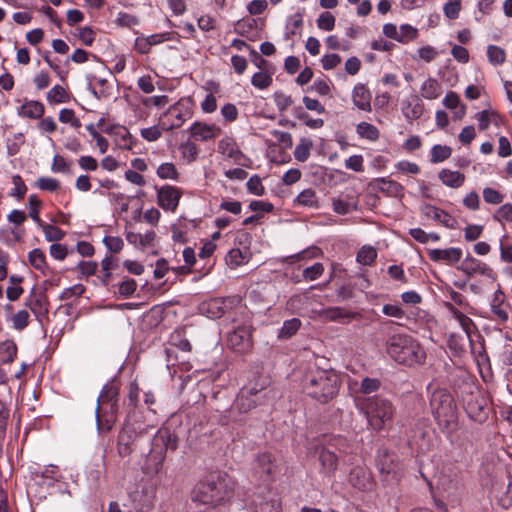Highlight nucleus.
I'll list each match as a JSON object with an SVG mask.
<instances>
[{"mask_svg": "<svg viewBox=\"0 0 512 512\" xmlns=\"http://www.w3.org/2000/svg\"><path fill=\"white\" fill-rule=\"evenodd\" d=\"M417 29L411 25L404 24L398 28V42L408 43L417 37Z\"/></svg>", "mask_w": 512, "mask_h": 512, "instance_id": "nucleus-43", "label": "nucleus"}, {"mask_svg": "<svg viewBox=\"0 0 512 512\" xmlns=\"http://www.w3.org/2000/svg\"><path fill=\"white\" fill-rule=\"evenodd\" d=\"M380 388V381L375 378L366 377L362 380L360 391L364 394L376 392Z\"/></svg>", "mask_w": 512, "mask_h": 512, "instance_id": "nucleus-56", "label": "nucleus"}, {"mask_svg": "<svg viewBox=\"0 0 512 512\" xmlns=\"http://www.w3.org/2000/svg\"><path fill=\"white\" fill-rule=\"evenodd\" d=\"M324 271V266L321 263H315L310 267H307L303 271V276L305 279L310 281L318 279Z\"/></svg>", "mask_w": 512, "mask_h": 512, "instance_id": "nucleus-57", "label": "nucleus"}, {"mask_svg": "<svg viewBox=\"0 0 512 512\" xmlns=\"http://www.w3.org/2000/svg\"><path fill=\"white\" fill-rule=\"evenodd\" d=\"M496 117V114L492 111L483 110L476 114V119L478 121L479 129L486 130L489 127L492 119Z\"/></svg>", "mask_w": 512, "mask_h": 512, "instance_id": "nucleus-58", "label": "nucleus"}, {"mask_svg": "<svg viewBox=\"0 0 512 512\" xmlns=\"http://www.w3.org/2000/svg\"><path fill=\"white\" fill-rule=\"evenodd\" d=\"M127 241L131 244H139L142 248L151 247L155 240V233L153 231L145 234L129 232L126 236Z\"/></svg>", "mask_w": 512, "mask_h": 512, "instance_id": "nucleus-28", "label": "nucleus"}, {"mask_svg": "<svg viewBox=\"0 0 512 512\" xmlns=\"http://www.w3.org/2000/svg\"><path fill=\"white\" fill-rule=\"evenodd\" d=\"M118 411V405L111 403V409L96 408V421L97 428L99 431H110L116 422V413Z\"/></svg>", "mask_w": 512, "mask_h": 512, "instance_id": "nucleus-15", "label": "nucleus"}, {"mask_svg": "<svg viewBox=\"0 0 512 512\" xmlns=\"http://www.w3.org/2000/svg\"><path fill=\"white\" fill-rule=\"evenodd\" d=\"M247 188L251 193L257 196L263 195L265 191L262 185V181L258 176H253L248 180Z\"/></svg>", "mask_w": 512, "mask_h": 512, "instance_id": "nucleus-60", "label": "nucleus"}, {"mask_svg": "<svg viewBox=\"0 0 512 512\" xmlns=\"http://www.w3.org/2000/svg\"><path fill=\"white\" fill-rule=\"evenodd\" d=\"M180 198L181 191L174 186L165 185L157 193L158 205L166 211L174 212L178 207Z\"/></svg>", "mask_w": 512, "mask_h": 512, "instance_id": "nucleus-10", "label": "nucleus"}, {"mask_svg": "<svg viewBox=\"0 0 512 512\" xmlns=\"http://www.w3.org/2000/svg\"><path fill=\"white\" fill-rule=\"evenodd\" d=\"M449 311L452 313L455 320L458 321L462 329L465 331V333L469 336L474 328L473 321L466 316L464 313L456 309L452 304L447 303L446 304Z\"/></svg>", "mask_w": 512, "mask_h": 512, "instance_id": "nucleus-30", "label": "nucleus"}, {"mask_svg": "<svg viewBox=\"0 0 512 512\" xmlns=\"http://www.w3.org/2000/svg\"><path fill=\"white\" fill-rule=\"evenodd\" d=\"M192 115V102L189 99H181L161 115L159 125L163 131H171L180 128Z\"/></svg>", "mask_w": 512, "mask_h": 512, "instance_id": "nucleus-7", "label": "nucleus"}, {"mask_svg": "<svg viewBox=\"0 0 512 512\" xmlns=\"http://www.w3.org/2000/svg\"><path fill=\"white\" fill-rule=\"evenodd\" d=\"M257 512H281V506L277 500L265 501L259 504Z\"/></svg>", "mask_w": 512, "mask_h": 512, "instance_id": "nucleus-64", "label": "nucleus"}, {"mask_svg": "<svg viewBox=\"0 0 512 512\" xmlns=\"http://www.w3.org/2000/svg\"><path fill=\"white\" fill-rule=\"evenodd\" d=\"M67 98L66 90L60 85H55L47 93V100L52 103H63Z\"/></svg>", "mask_w": 512, "mask_h": 512, "instance_id": "nucleus-46", "label": "nucleus"}, {"mask_svg": "<svg viewBox=\"0 0 512 512\" xmlns=\"http://www.w3.org/2000/svg\"><path fill=\"white\" fill-rule=\"evenodd\" d=\"M59 121L62 123H68L74 128H80L81 122L75 116V113L72 109L64 108L59 113Z\"/></svg>", "mask_w": 512, "mask_h": 512, "instance_id": "nucleus-48", "label": "nucleus"}, {"mask_svg": "<svg viewBox=\"0 0 512 512\" xmlns=\"http://www.w3.org/2000/svg\"><path fill=\"white\" fill-rule=\"evenodd\" d=\"M428 255L434 262H444L447 265H452L460 261L462 257V250L456 247L448 249H431L428 251Z\"/></svg>", "mask_w": 512, "mask_h": 512, "instance_id": "nucleus-12", "label": "nucleus"}, {"mask_svg": "<svg viewBox=\"0 0 512 512\" xmlns=\"http://www.w3.org/2000/svg\"><path fill=\"white\" fill-rule=\"evenodd\" d=\"M352 99L357 108L363 111H371V93L365 85L358 84L354 87Z\"/></svg>", "mask_w": 512, "mask_h": 512, "instance_id": "nucleus-17", "label": "nucleus"}, {"mask_svg": "<svg viewBox=\"0 0 512 512\" xmlns=\"http://www.w3.org/2000/svg\"><path fill=\"white\" fill-rule=\"evenodd\" d=\"M201 311L209 318H220L224 314L223 301L221 299H212L202 304Z\"/></svg>", "mask_w": 512, "mask_h": 512, "instance_id": "nucleus-27", "label": "nucleus"}, {"mask_svg": "<svg viewBox=\"0 0 512 512\" xmlns=\"http://www.w3.org/2000/svg\"><path fill=\"white\" fill-rule=\"evenodd\" d=\"M13 327L16 330H23L29 323V313L26 310L18 311L12 318Z\"/></svg>", "mask_w": 512, "mask_h": 512, "instance_id": "nucleus-55", "label": "nucleus"}, {"mask_svg": "<svg viewBox=\"0 0 512 512\" xmlns=\"http://www.w3.org/2000/svg\"><path fill=\"white\" fill-rule=\"evenodd\" d=\"M386 351L396 362L406 366L422 364L426 358L419 342L406 334L392 335L386 342Z\"/></svg>", "mask_w": 512, "mask_h": 512, "instance_id": "nucleus-4", "label": "nucleus"}, {"mask_svg": "<svg viewBox=\"0 0 512 512\" xmlns=\"http://www.w3.org/2000/svg\"><path fill=\"white\" fill-rule=\"evenodd\" d=\"M452 150L446 145H434L431 149V162L439 163L451 156Z\"/></svg>", "mask_w": 512, "mask_h": 512, "instance_id": "nucleus-38", "label": "nucleus"}, {"mask_svg": "<svg viewBox=\"0 0 512 512\" xmlns=\"http://www.w3.org/2000/svg\"><path fill=\"white\" fill-rule=\"evenodd\" d=\"M39 226L42 228L45 238L49 242L59 241L65 236V233L57 226L45 224L43 222L42 225Z\"/></svg>", "mask_w": 512, "mask_h": 512, "instance_id": "nucleus-41", "label": "nucleus"}, {"mask_svg": "<svg viewBox=\"0 0 512 512\" xmlns=\"http://www.w3.org/2000/svg\"><path fill=\"white\" fill-rule=\"evenodd\" d=\"M421 95L425 99H436L441 93V85L434 78L426 79L421 85Z\"/></svg>", "mask_w": 512, "mask_h": 512, "instance_id": "nucleus-26", "label": "nucleus"}, {"mask_svg": "<svg viewBox=\"0 0 512 512\" xmlns=\"http://www.w3.org/2000/svg\"><path fill=\"white\" fill-rule=\"evenodd\" d=\"M221 129L216 125H209L202 122H195L190 127V135L198 141H209L216 138Z\"/></svg>", "mask_w": 512, "mask_h": 512, "instance_id": "nucleus-11", "label": "nucleus"}, {"mask_svg": "<svg viewBox=\"0 0 512 512\" xmlns=\"http://www.w3.org/2000/svg\"><path fill=\"white\" fill-rule=\"evenodd\" d=\"M424 214L427 218L436 220L447 228H454L455 226L456 221L453 217L434 206H426L424 208Z\"/></svg>", "mask_w": 512, "mask_h": 512, "instance_id": "nucleus-19", "label": "nucleus"}, {"mask_svg": "<svg viewBox=\"0 0 512 512\" xmlns=\"http://www.w3.org/2000/svg\"><path fill=\"white\" fill-rule=\"evenodd\" d=\"M183 159H185L188 163L194 162L198 155V148L197 146L190 142H184L179 147Z\"/></svg>", "mask_w": 512, "mask_h": 512, "instance_id": "nucleus-44", "label": "nucleus"}, {"mask_svg": "<svg viewBox=\"0 0 512 512\" xmlns=\"http://www.w3.org/2000/svg\"><path fill=\"white\" fill-rule=\"evenodd\" d=\"M484 201L488 204H500L503 202L504 196L497 190L486 187L483 189Z\"/></svg>", "mask_w": 512, "mask_h": 512, "instance_id": "nucleus-52", "label": "nucleus"}, {"mask_svg": "<svg viewBox=\"0 0 512 512\" xmlns=\"http://www.w3.org/2000/svg\"><path fill=\"white\" fill-rule=\"evenodd\" d=\"M318 316L326 321L340 322L344 319H357L360 315L357 312L349 311L343 307H329L318 312Z\"/></svg>", "mask_w": 512, "mask_h": 512, "instance_id": "nucleus-13", "label": "nucleus"}, {"mask_svg": "<svg viewBox=\"0 0 512 512\" xmlns=\"http://www.w3.org/2000/svg\"><path fill=\"white\" fill-rule=\"evenodd\" d=\"M1 350L5 356L4 362L11 363L17 356V346L11 340L3 342L1 344Z\"/></svg>", "mask_w": 512, "mask_h": 512, "instance_id": "nucleus-51", "label": "nucleus"}, {"mask_svg": "<svg viewBox=\"0 0 512 512\" xmlns=\"http://www.w3.org/2000/svg\"><path fill=\"white\" fill-rule=\"evenodd\" d=\"M295 202L298 205L309 207V208H318L319 201L316 195V192L312 189H305L298 194L295 199Z\"/></svg>", "mask_w": 512, "mask_h": 512, "instance_id": "nucleus-29", "label": "nucleus"}, {"mask_svg": "<svg viewBox=\"0 0 512 512\" xmlns=\"http://www.w3.org/2000/svg\"><path fill=\"white\" fill-rule=\"evenodd\" d=\"M488 60L492 65H501L506 60V53L504 49L496 45H489L487 48Z\"/></svg>", "mask_w": 512, "mask_h": 512, "instance_id": "nucleus-36", "label": "nucleus"}, {"mask_svg": "<svg viewBox=\"0 0 512 512\" xmlns=\"http://www.w3.org/2000/svg\"><path fill=\"white\" fill-rule=\"evenodd\" d=\"M29 206H30L29 216L38 225H42V220L39 217V208L41 206V201L37 198L36 195H30L29 196Z\"/></svg>", "mask_w": 512, "mask_h": 512, "instance_id": "nucleus-54", "label": "nucleus"}, {"mask_svg": "<svg viewBox=\"0 0 512 512\" xmlns=\"http://www.w3.org/2000/svg\"><path fill=\"white\" fill-rule=\"evenodd\" d=\"M463 205L470 210H478L480 206L479 195L475 191L468 193L463 199Z\"/></svg>", "mask_w": 512, "mask_h": 512, "instance_id": "nucleus-62", "label": "nucleus"}, {"mask_svg": "<svg viewBox=\"0 0 512 512\" xmlns=\"http://www.w3.org/2000/svg\"><path fill=\"white\" fill-rule=\"evenodd\" d=\"M218 152L229 159H233L235 162H239L243 157L242 152L239 150L234 140L229 137L219 141Z\"/></svg>", "mask_w": 512, "mask_h": 512, "instance_id": "nucleus-18", "label": "nucleus"}, {"mask_svg": "<svg viewBox=\"0 0 512 512\" xmlns=\"http://www.w3.org/2000/svg\"><path fill=\"white\" fill-rule=\"evenodd\" d=\"M272 74L264 71H259L252 76L251 82L257 89L263 90L272 84Z\"/></svg>", "mask_w": 512, "mask_h": 512, "instance_id": "nucleus-39", "label": "nucleus"}, {"mask_svg": "<svg viewBox=\"0 0 512 512\" xmlns=\"http://www.w3.org/2000/svg\"><path fill=\"white\" fill-rule=\"evenodd\" d=\"M461 8V0H447L443 12L448 19L454 20L459 17Z\"/></svg>", "mask_w": 512, "mask_h": 512, "instance_id": "nucleus-45", "label": "nucleus"}, {"mask_svg": "<svg viewBox=\"0 0 512 512\" xmlns=\"http://www.w3.org/2000/svg\"><path fill=\"white\" fill-rule=\"evenodd\" d=\"M19 114L31 119L41 118L44 114V105L38 101H27L20 107Z\"/></svg>", "mask_w": 512, "mask_h": 512, "instance_id": "nucleus-24", "label": "nucleus"}, {"mask_svg": "<svg viewBox=\"0 0 512 512\" xmlns=\"http://www.w3.org/2000/svg\"><path fill=\"white\" fill-rule=\"evenodd\" d=\"M233 487L230 480L221 474H211L200 481L191 493L193 502L216 506L232 496Z\"/></svg>", "mask_w": 512, "mask_h": 512, "instance_id": "nucleus-1", "label": "nucleus"}, {"mask_svg": "<svg viewBox=\"0 0 512 512\" xmlns=\"http://www.w3.org/2000/svg\"><path fill=\"white\" fill-rule=\"evenodd\" d=\"M228 346L239 353H246L252 348V334L246 327H239L228 335Z\"/></svg>", "mask_w": 512, "mask_h": 512, "instance_id": "nucleus-8", "label": "nucleus"}, {"mask_svg": "<svg viewBox=\"0 0 512 512\" xmlns=\"http://www.w3.org/2000/svg\"><path fill=\"white\" fill-rule=\"evenodd\" d=\"M108 134H115L120 137L117 143L119 147L124 149H131L130 134L124 127H111L105 130Z\"/></svg>", "mask_w": 512, "mask_h": 512, "instance_id": "nucleus-37", "label": "nucleus"}, {"mask_svg": "<svg viewBox=\"0 0 512 512\" xmlns=\"http://www.w3.org/2000/svg\"><path fill=\"white\" fill-rule=\"evenodd\" d=\"M430 408L443 433L451 435L458 429L457 405L449 391L435 388L430 396Z\"/></svg>", "mask_w": 512, "mask_h": 512, "instance_id": "nucleus-2", "label": "nucleus"}, {"mask_svg": "<svg viewBox=\"0 0 512 512\" xmlns=\"http://www.w3.org/2000/svg\"><path fill=\"white\" fill-rule=\"evenodd\" d=\"M270 393L267 379L259 378L257 382L249 383L240 390L234 408L239 413H248L258 406L267 405L272 398Z\"/></svg>", "mask_w": 512, "mask_h": 512, "instance_id": "nucleus-6", "label": "nucleus"}, {"mask_svg": "<svg viewBox=\"0 0 512 512\" xmlns=\"http://www.w3.org/2000/svg\"><path fill=\"white\" fill-rule=\"evenodd\" d=\"M506 296L501 289L494 292L493 299L490 307L493 315L501 322H506L509 319V314L505 305Z\"/></svg>", "mask_w": 512, "mask_h": 512, "instance_id": "nucleus-16", "label": "nucleus"}, {"mask_svg": "<svg viewBox=\"0 0 512 512\" xmlns=\"http://www.w3.org/2000/svg\"><path fill=\"white\" fill-rule=\"evenodd\" d=\"M157 175L161 179H171V180H177L178 176H179L175 165L170 162L162 163L157 168Z\"/></svg>", "mask_w": 512, "mask_h": 512, "instance_id": "nucleus-42", "label": "nucleus"}, {"mask_svg": "<svg viewBox=\"0 0 512 512\" xmlns=\"http://www.w3.org/2000/svg\"><path fill=\"white\" fill-rule=\"evenodd\" d=\"M137 288V283L134 279H127L119 285V293L124 297L131 296Z\"/></svg>", "mask_w": 512, "mask_h": 512, "instance_id": "nucleus-63", "label": "nucleus"}, {"mask_svg": "<svg viewBox=\"0 0 512 512\" xmlns=\"http://www.w3.org/2000/svg\"><path fill=\"white\" fill-rule=\"evenodd\" d=\"M335 17L330 12L320 14L317 19V26L321 30L331 31L335 26Z\"/></svg>", "mask_w": 512, "mask_h": 512, "instance_id": "nucleus-50", "label": "nucleus"}, {"mask_svg": "<svg viewBox=\"0 0 512 512\" xmlns=\"http://www.w3.org/2000/svg\"><path fill=\"white\" fill-rule=\"evenodd\" d=\"M117 396H118V388L113 384H107L104 386L100 396L98 397V405L97 408L111 409V403H115L117 405Z\"/></svg>", "mask_w": 512, "mask_h": 512, "instance_id": "nucleus-21", "label": "nucleus"}, {"mask_svg": "<svg viewBox=\"0 0 512 512\" xmlns=\"http://www.w3.org/2000/svg\"><path fill=\"white\" fill-rule=\"evenodd\" d=\"M300 326L301 321L298 318L286 320L279 331L278 338L289 339L299 330Z\"/></svg>", "mask_w": 512, "mask_h": 512, "instance_id": "nucleus-33", "label": "nucleus"}, {"mask_svg": "<svg viewBox=\"0 0 512 512\" xmlns=\"http://www.w3.org/2000/svg\"><path fill=\"white\" fill-rule=\"evenodd\" d=\"M368 426L375 432H380L388 427L393 421L396 408L393 403L381 396L367 397L362 403Z\"/></svg>", "mask_w": 512, "mask_h": 512, "instance_id": "nucleus-5", "label": "nucleus"}, {"mask_svg": "<svg viewBox=\"0 0 512 512\" xmlns=\"http://www.w3.org/2000/svg\"><path fill=\"white\" fill-rule=\"evenodd\" d=\"M439 178L444 185L451 188H458L462 186L465 181V175L463 173L449 169H442L439 172Z\"/></svg>", "mask_w": 512, "mask_h": 512, "instance_id": "nucleus-23", "label": "nucleus"}, {"mask_svg": "<svg viewBox=\"0 0 512 512\" xmlns=\"http://www.w3.org/2000/svg\"><path fill=\"white\" fill-rule=\"evenodd\" d=\"M313 147L311 139L302 138L299 144L295 147L294 157L300 162H305L310 156V150Z\"/></svg>", "mask_w": 512, "mask_h": 512, "instance_id": "nucleus-32", "label": "nucleus"}, {"mask_svg": "<svg viewBox=\"0 0 512 512\" xmlns=\"http://www.w3.org/2000/svg\"><path fill=\"white\" fill-rule=\"evenodd\" d=\"M357 133L361 138L370 141H376L379 138V130L377 127L367 122H361L357 125Z\"/></svg>", "mask_w": 512, "mask_h": 512, "instance_id": "nucleus-35", "label": "nucleus"}, {"mask_svg": "<svg viewBox=\"0 0 512 512\" xmlns=\"http://www.w3.org/2000/svg\"><path fill=\"white\" fill-rule=\"evenodd\" d=\"M276 465L270 454L264 453L257 457L255 461V469L261 478H268L275 472Z\"/></svg>", "mask_w": 512, "mask_h": 512, "instance_id": "nucleus-20", "label": "nucleus"}, {"mask_svg": "<svg viewBox=\"0 0 512 512\" xmlns=\"http://www.w3.org/2000/svg\"><path fill=\"white\" fill-rule=\"evenodd\" d=\"M339 385V377L334 372L315 369L305 375L303 390L311 398L327 403L337 395Z\"/></svg>", "mask_w": 512, "mask_h": 512, "instance_id": "nucleus-3", "label": "nucleus"}, {"mask_svg": "<svg viewBox=\"0 0 512 512\" xmlns=\"http://www.w3.org/2000/svg\"><path fill=\"white\" fill-rule=\"evenodd\" d=\"M36 185L38 188L49 192L56 191L60 187L59 181L51 177L39 178L36 182Z\"/></svg>", "mask_w": 512, "mask_h": 512, "instance_id": "nucleus-53", "label": "nucleus"}, {"mask_svg": "<svg viewBox=\"0 0 512 512\" xmlns=\"http://www.w3.org/2000/svg\"><path fill=\"white\" fill-rule=\"evenodd\" d=\"M26 306L34 314H40L42 311H46V296L42 293H36L33 289L29 298L27 299Z\"/></svg>", "mask_w": 512, "mask_h": 512, "instance_id": "nucleus-25", "label": "nucleus"}, {"mask_svg": "<svg viewBox=\"0 0 512 512\" xmlns=\"http://www.w3.org/2000/svg\"><path fill=\"white\" fill-rule=\"evenodd\" d=\"M104 244L111 252L117 253L123 248L124 242L120 237L106 236L103 240Z\"/></svg>", "mask_w": 512, "mask_h": 512, "instance_id": "nucleus-59", "label": "nucleus"}, {"mask_svg": "<svg viewBox=\"0 0 512 512\" xmlns=\"http://www.w3.org/2000/svg\"><path fill=\"white\" fill-rule=\"evenodd\" d=\"M29 263L37 270H39L41 273L46 274V271L48 269L47 263H46V257L44 252L41 249H33L29 252L28 255Z\"/></svg>", "mask_w": 512, "mask_h": 512, "instance_id": "nucleus-31", "label": "nucleus"}, {"mask_svg": "<svg viewBox=\"0 0 512 512\" xmlns=\"http://www.w3.org/2000/svg\"><path fill=\"white\" fill-rule=\"evenodd\" d=\"M161 130L162 129L160 126H152L142 129L140 133L145 140L152 142L158 140L161 137Z\"/></svg>", "mask_w": 512, "mask_h": 512, "instance_id": "nucleus-61", "label": "nucleus"}, {"mask_svg": "<svg viewBox=\"0 0 512 512\" xmlns=\"http://www.w3.org/2000/svg\"><path fill=\"white\" fill-rule=\"evenodd\" d=\"M405 118L409 121L418 119L422 116L424 111L423 104L418 100L414 104L407 102L402 108Z\"/></svg>", "mask_w": 512, "mask_h": 512, "instance_id": "nucleus-34", "label": "nucleus"}, {"mask_svg": "<svg viewBox=\"0 0 512 512\" xmlns=\"http://www.w3.org/2000/svg\"><path fill=\"white\" fill-rule=\"evenodd\" d=\"M315 452L319 455L318 458L321 465V472L324 475H332L336 471L338 465V457L336 454L322 446L316 447Z\"/></svg>", "mask_w": 512, "mask_h": 512, "instance_id": "nucleus-14", "label": "nucleus"}, {"mask_svg": "<svg viewBox=\"0 0 512 512\" xmlns=\"http://www.w3.org/2000/svg\"><path fill=\"white\" fill-rule=\"evenodd\" d=\"M376 257V250L370 246H363L357 253V261L362 265H371Z\"/></svg>", "mask_w": 512, "mask_h": 512, "instance_id": "nucleus-40", "label": "nucleus"}, {"mask_svg": "<svg viewBox=\"0 0 512 512\" xmlns=\"http://www.w3.org/2000/svg\"><path fill=\"white\" fill-rule=\"evenodd\" d=\"M139 436L137 431L130 425H125L118 435L117 451L119 456L130 455L136 447V439Z\"/></svg>", "mask_w": 512, "mask_h": 512, "instance_id": "nucleus-9", "label": "nucleus"}, {"mask_svg": "<svg viewBox=\"0 0 512 512\" xmlns=\"http://www.w3.org/2000/svg\"><path fill=\"white\" fill-rule=\"evenodd\" d=\"M495 221L512 222V204L506 203L500 206L493 215Z\"/></svg>", "mask_w": 512, "mask_h": 512, "instance_id": "nucleus-49", "label": "nucleus"}, {"mask_svg": "<svg viewBox=\"0 0 512 512\" xmlns=\"http://www.w3.org/2000/svg\"><path fill=\"white\" fill-rule=\"evenodd\" d=\"M378 468L381 473L390 474L394 472V463L392 457L388 453H383L378 456Z\"/></svg>", "mask_w": 512, "mask_h": 512, "instance_id": "nucleus-47", "label": "nucleus"}, {"mask_svg": "<svg viewBox=\"0 0 512 512\" xmlns=\"http://www.w3.org/2000/svg\"><path fill=\"white\" fill-rule=\"evenodd\" d=\"M461 270L467 275H486L488 274V272L491 271V269L487 267L486 264L482 263L481 261L473 257H468L462 262Z\"/></svg>", "mask_w": 512, "mask_h": 512, "instance_id": "nucleus-22", "label": "nucleus"}]
</instances>
